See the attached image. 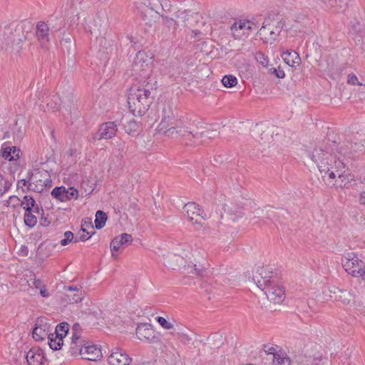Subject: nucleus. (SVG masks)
I'll list each match as a JSON object with an SVG mask.
<instances>
[{
  "mask_svg": "<svg viewBox=\"0 0 365 365\" xmlns=\"http://www.w3.org/2000/svg\"><path fill=\"white\" fill-rule=\"evenodd\" d=\"M72 335H76V336H81V327L79 324L76 323L72 327Z\"/></svg>",
  "mask_w": 365,
  "mask_h": 365,
  "instance_id": "de8ad7c7",
  "label": "nucleus"
},
{
  "mask_svg": "<svg viewBox=\"0 0 365 365\" xmlns=\"http://www.w3.org/2000/svg\"><path fill=\"white\" fill-rule=\"evenodd\" d=\"M107 220L106 214L102 210H98L96 213L95 226L96 228L99 230L103 228Z\"/></svg>",
  "mask_w": 365,
  "mask_h": 365,
  "instance_id": "2f4dec72",
  "label": "nucleus"
},
{
  "mask_svg": "<svg viewBox=\"0 0 365 365\" xmlns=\"http://www.w3.org/2000/svg\"><path fill=\"white\" fill-rule=\"evenodd\" d=\"M341 263L345 271L354 277L365 279V263L355 253L350 252L344 255Z\"/></svg>",
  "mask_w": 365,
  "mask_h": 365,
  "instance_id": "20e7f679",
  "label": "nucleus"
},
{
  "mask_svg": "<svg viewBox=\"0 0 365 365\" xmlns=\"http://www.w3.org/2000/svg\"><path fill=\"white\" fill-rule=\"evenodd\" d=\"M120 123L123 125L125 131L130 135H135L139 133V124L135 120H125L122 118Z\"/></svg>",
  "mask_w": 365,
  "mask_h": 365,
  "instance_id": "4be33fe9",
  "label": "nucleus"
},
{
  "mask_svg": "<svg viewBox=\"0 0 365 365\" xmlns=\"http://www.w3.org/2000/svg\"><path fill=\"white\" fill-rule=\"evenodd\" d=\"M133 242L131 235L123 233L115 237L110 242V250L112 252H118L124 250Z\"/></svg>",
  "mask_w": 365,
  "mask_h": 365,
  "instance_id": "f8f14e48",
  "label": "nucleus"
},
{
  "mask_svg": "<svg viewBox=\"0 0 365 365\" xmlns=\"http://www.w3.org/2000/svg\"><path fill=\"white\" fill-rule=\"evenodd\" d=\"M246 21H239L235 22L230 27L232 36L235 39H242L247 38L250 34Z\"/></svg>",
  "mask_w": 365,
  "mask_h": 365,
  "instance_id": "f3484780",
  "label": "nucleus"
},
{
  "mask_svg": "<svg viewBox=\"0 0 365 365\" xmlns=\"http://www.w3.org/2000/svg\"><path fill=\"white\" fill-rule=\"evenodd\" d=\"M222 83L227 88H232L237 85V79L232 75H226L222 79Z\"/></svg>",
  "mask_w": 365,
  "mask_h": 365,
  "instance_id": "e433bc0d",
  "label": "nucleus"
},
{
  "mask_svg": "<svg viewBox=\"0 0 365 365\" xmlns=\"http://www.w3.org/2000/svg\"><path fill=\"white\" fill-rule=\"evenodd\" d=\"M67 290L70 292V293H73L74 292H77V290H81L76 286H68L67 287Z\"/></svg>",
  "mask_w": 365,
  "mask_h": 365,
  "instance_id": "052dcab7",
  "label": "nucleus"
},
{
  "mask_svg": "<svg viewBox=\"0 0 365 365\" xmlns=\"http://www.w3.org/2000/svg\"><path fill=\"white\" fill-rule=\"evenodd\" d=\"M309 157L314 162L318 168L324 164H329V160L331 158V155L322 146H317L313 151L308 152Z\"/></svg>",
  "mask_w": 365,
  "mask_h": 365,
  "instance_id": "1a4fd4ad",
  "label": "nucleus"
},
{
  "mask_svg": "<svg viewBox=\"0 0 365 365\" xmlns=\"http://www.w3.org/2000/svg\"><path fill=\"white\" fill-rule=\"evenodd\" d=\"M63 236L64 238L62 239L60 242L62 246H66L72 241L74 242L75 237L72 232L66 231L64 232Z\"/></svg>",
  "mask_w": 365,
  "mask_h": 365,
  "instance_id": "ea45409f",
  "label": "nucleus"
},
{
  "mask_svg": "<svg viewBox=\"0 0 365 365\" xmlns=\"http://www.w3.org/2000/svg\"><path fill=\"white\" fill-rule=\"evenodd\" d=\"M241 214H242V213H241V212H240V213L237 215V217H242V215H241Z\"/></svg>",
  "mask_w": 365,
  "mask_h": 365,
  "instance_id": "338daca9",
  "label": "nucleus"
},
{
  "mask_svg": "<svg viewBox=\"0 0 365 365\" xmlns=\"http://www.w3.org/2000/svg\"><path fill=\"white\" fill-rule=\"evenodd\" d=\"M136 336L140 341H145L147 343L153 344L158 341V337L155 334V331L151 324L142 323L138 325L135 331Z\"/></svg>",
  "mask_w": 365,
  "mask_h": 365,
  "instance_id": "6e6552de",
  "label": "nucleus"
},
{
  "mask_svg": "<svg viewBox=\"0 0 365 365\" xmlns=\"http://www.w3.org/2000/svg\"><path fill=\"white\" fill-rule=\"evenodd\" d=\"M172 334L175 337L180 339L181 341L184 344L189 343L192 340L191 337L185 333L177 331V332L172 333Z\"/></svg>",
  "mask_w": 365,
  "mask_h": 365,
  "instance_id": "a19ab883",
  "label": "nucleus"
},
{
  "mask_svg": "<svg viewBox=\"0 0 365 365\" xmlns=\"http://www.w3.org/2000/svg\"><path fill=\"white\" fill-rule=\"evenodd\" d=\"M28 183L29 184L30 182L26 180H21L20 181L18 182V187H21L22 188L23 192H25L24 189L23 188V186H26Z\"/></svg>",
  "mask_w": 365,
  "mask_h": 365,
  "instance_id": "13d9d810",
  "label": "nucleus"
},
{
  "mask_svg": "<svg viewBox=\"0 0 365 365\" xmlns=\"http://www.w3.org/2000/svg\"><path fill=\"white\" fill-rule=\"evenodd\" d=\"M192 33L195 34V36H196L200 32L199 31L196 30V31H193Z\"/></svg>",
  "mask_w": 365,
  "mask_h": 365,
  "instance_id": "0e129e2a",
  "label": "nucleus"
},
{
  "mask_svg": "<svg viewBox=\"0 0 365 365\" xmlns=\"http://www.w3.org/2000/svg\"><path fill=\"white\" fill-rule=\"evenodd\" d=\"M47 339L50 348L53 350L61 349L63 344V340L61 336H58V334L56 335L53 333H50Z\"/></svg>",
  "mask_w": 365,
  "mask_h": 365,
  "instance_id": "bb28decb",
  "label": "nucleus"
},
{
  "mask_svg": "<svg viewBox=\"0 0 365 365\" xmlns=\"http://www.w3.org/2000/svg\"><path fill=\"white\" fill-rule=\"evenodd\" d=\"M272 363L274 365H290L291 360L289 357L281 353L279 354H274L272 357Z\"/></svg>",
  "mask_w": 365,
  "mask_h": 365,
  "instance_id": "72a5a7b5",
  "label": "nucleus"
},
{
  "mask_svg": "<svg viewBox=\"0 0 365 365\" xmlns=\"http://www.w3.org/2000/svg\"><path fill=\"white\" fill-rule=\"evenodd\" d=\"M49 224H50V222L46 218L41 219V225L42 226L46 227V226H48Z\"/></svg>",
  "mask_w": 365,
  "mask_h": 365,
  "instance_id": "680f3d73",
  "label": "nucleus"
},
{
  "mask_svg": "<svg viewBox=\"0 0 365 365\" xmlns=\"http://www.w3.org/2000/svg\"><path fill=\"white\" fill-rule=\"evenodd\" d=\"M45 103L49 109L55 110L58 109L61 103V98L58 95L55 94L53 96H46V100Z\"/></svg>",
  "mask_w": 365,
  "mask_h": 365,
  "instance_id": "c85d7f7f",
  "label": "nucleus"
},
{
  "mask_svg": "<svg viewBox=\"0 0 365 365\" xmlns=\"http://www.w3.org/2000/svg\"><path fill=\"white\" fill-rule=\"evenodd\" d=\"M273 73L275 74V76L279 78H283L285 76V73L283 70H281L280 68H274Z\"/></svg>",
  "mask_w": 365,
  "mask_h": 365,
  "instance_id": "603ef678",
  "label": "nucleus"
},
{
  "mask_svg": "<svg viewBox=\"0 0 365 365\" xmlns=\"http://www.w3.org/2000/svg\"><path fill=\"white\" fill-rule=\"evenodd\" d=\"M329 163H332V166L334 167V170L337 173V177L339 178H341L343 173H344L345 165L344 163H342L339 160H336L334 156H331L329 160Z\"/></svg>",
  "mask_w": 365,
  "mask_h": 365,
  "instance_id": "7c9ffc66",
  "label": "nucleus"
},
{
  "mask_svg": "<svg viewBox=\"0 0 365 365\" xmlns=\"http://www.w3.org/2000/svg\"><path fill=\"white\" fill-rule=\"evenodd\" d=\"M198 14L193 13L190 10L178 11L175 14V17L179 20L178 24L180 22L181 25L185 27H190L193 26V23L197 21Z\"/></svg>",
  "mask_w": 365,
  "mask_h": 365,
  "instance_id": "4468645a",
  "label": "nucleus"
},
{
  "mask_svg": "<svg viewBox=\"0 0 365 365\" xmlns=\"http://www.w3.org/2000/svg\"><path fill=\"white\" fill-rule=\"evenodd\" d=\"M157 82L154 78L148 76L140 86H133L130 88L128 96V104L130 112L135 116H143L153 103Z\"/></svg>",
  "mask_w": 365,
  "mask_h": 365,
  "instance_id": "f03ea898",
  "label": "nucleus"
},
{
  "mask_svg": "<svg viewBox=\"0 0 365 365\" xmlns=\"http://www.w3.org/2000/svg\"><path fill=\"white\" fill-rule=\"evenodd\" d=\"M163 19V25L166 27L169 31L174 34L179 26L178 22L173 18H170L163 14H160Z\"/></svg>",
  "mask_w": 365,
  "mask_h": 365,
  "instance_id": "cd10ccee",
  "label": "nucleus"
},
{
  "mask_svg": "<svg viewBox=\"0 0 365 365\" xmlns=\"http://www.w3.org/2000/svg\"><path fill=\"white\" fill-rule=\"evenodd\" d=\"M34 286L36 288L40 289L42 287L44 286L42 281L41 279H34L33 282Z\"/></svg>",
  "mask_w": 365,
  "mask_h": 365,
  "instance_id": "864d4df0",
  "label": "nucleus"
},
{
  "mask_svg": "<svg viewBox=\"0 0 365 365\" xmlns=\"http://www.w3.org/2000/svg\"><path fill=\"white\" fill-rule=\"evenodd\" d=\"M347 82L349 84H351V85H356V84H357L359 86L362 85L361 83L358 81V78L354 74H349L348 76Z\"/></svg>",
  "mask_w": 365,
  "mask_h": 365,
  "instance_id": "49530a36",
  "label": "nucleus"
},
{
  "mask_svg": "<svg viewBox=\"0 0 365 365\" xmlns=\"http://www.w3.org/2000/svg\"><path fill=\"white\" fill-rule=\"evenodd\" d=\"M246 22L247 24V29H248L249 33L250 32V31L254 30L257 28V25L254 22L251 21H246Z\"/></svg>",
  "mask_w": 365,
  "mask_h": 365,
  "instance_id": "5fc2aeb1",
  "label": "nucleus"
},
{
  "mask_svg": "<svg viewBox=\"0 0 365 365\" xmlns=\"http://www.w3.org/2000/svg\"><path fill=\"white\" fill-rule=\"evenodd\" d=\"M9 184L8 182L0 175V195L4 194L9 188Z\"/></svg>",
  "mask_w": 365,
  "mask_h": 365,
  "instance_id": "a18cd8bd",
  "label": "nucleus"
},
{
  "mask_svg": "<svg viewBox=\"0 0 365 365\" xmlns=\"http://www.w3.org/2000/svg\"><path fill=\"white\" fill-rule=\"evenodd\" d=\"M66 194L68 195V197L66 196L67 201L72 199H77L78 197V191L73 187L66 188Z\"/></svg>",
  "mask_w": 365,
  "mask_h": 365,
  "instance_id": "37998d69",
  "label": "nucleus"
},
{
  "mask_svg": "<svg viewBox=\"0 0 365 365\" xmlns=\"http://www.w3.org/2000/svg\"><path fill=\"white\" fill-rule=\"evenodd\" d=\"M143 53H142L141 52H138V54L136 55V58H135V61L134 62V64H135V66H138V63L142 60L143 58Z\"/></svg>",
  "mask_w": 365,
  "mask_h": 365,
  "instance_id": "4d7b16f0",
  "label": "nucleus"
},
{
  "mask_svg": "<svg viewBox=\"0 0 365 365\" xmlns=\"http://www.w3.org/2000/svg\"><path fill=\"white\" fill-rule=\"evenodd\" d=\"M284 61L287 64L290 66H294V65H299L301 58L299 55L294 51H287L282 55Z\"/></svg>",
  "mask_w": 365,
  "mask_h": 365,
  "instance_id": "5701e85b",
  "label": "nucleus"
},
{
  "mask_svg": "<svg viewBox=\"0 0 365 365\" xmlns=\"http://www.w3.org/2000/svg\"><path fill=\"white\" fill-rule=\"evenodd\" d=\"M91 237V235L88 232H86L85 227H81V229L79 230L76 236L74 239V242H78L79 241H86L88 240Z\"/></svg>",
  "mask_w": 365,
  "mask_h": 365,
  "instance_id": "58836bf2",
  "label": "nucleus"
},
{
  "mask_svg": "<svg viewBox=\"0 0 365 365\" xmlns=\"http://www.w3.org/2000/svg\"><path fill=\"white\" fill-rule=\"evenodd\" d=\"M69 324L67 322H62L56 326L53 334H58L63 339L66 336L69 330Z\"/></svg>",
  "mask_w": 365,
  "mask_h": 365,
  "instance_id": "f704fd0d",
  "label": "nucleus"
},
{
  "mask_svg": "<svg viewBox=\"0 0 365 365\" xmlns=\"http://www.w3.org/2000/svg\"><path fill=\"white\" fill-rule=\"evenodd\" d=\"M39 290H40V294L43 297H48L49 296V294L47 292L45 285L43 287H42Z\"/></svg>",
  "mask_w": 365,
  "mask_h": 365,
  "instance_id": "6e6d98bb",
  "label": "nucleus"
},
{
  "mask_svg": "<svg viewBox=\"0 0 365 365\" xmlns=\"http://www.w3.org/2000/svg\"><path fill=\"white\" fill-rule=\"evenodd\" d=\"M108 361L110 365H129L132 359L121 349L115 348L108 356Z\"/></svg>",
  "mask_w": 365,
  "mask_h": 365,
  "instance_id": "9b49d317",
  "label": "nucleus"
},
{
  "mask_svg": "<svg viewBox=\"0 0 365 365\" xmlns=\"http://www.w3.org/2000/svg\"><path fill=\"white\" fill-rule=\"evenodd\" d=\"M158 130L165 136L170 138H186L190 141L193 140L194 143H198L197 140L202 138H211L210 130H201L193 123L184 121L175 118L171 107L163 105L162 119L158 126Z\"/></svg>",
  "mask_w": 365,
  "mask_h": 365,
  "instance_id": "f257e3e1",
  "label": "nucleus"
},
{
  "mask_svg": "<svg viewBox=\"0 0 365 365\" xmlns=\"http://www.w3.org/2000/svg\"><path fill=\"white\" fill-rule=\"evenodd\" d=\"M265 352H267L268 354H279L278 353H276V349L273 346L267 347V349H265Z\"/></svg>",
  "mask_w": 365,
  "mask_h": 365,
  "instance_id": "bf43d9fd",
  "label": "nucleus"
},
{
  "mask_svg": "<svg viewBox=\"0 0 365 365\" xmlns=\"http://www.w3.org/2000/svg\"><path fill=\"white\" fill-rule=\"evenodd\" d=\"M319 171L321 173H324L325 175H328V180H333L337 177V173L334 170L332 163L328 165L324 164L319 166Z\"/></svg>",
  "mask_w": 365,
  "mask_h": 365,
  "instance_id": "473e14b6",
  "label": "nucleus"
},
{
  "mask_svg": "<svg viewBox=\"0 0 365 365\" xmlns=\"http://www.w3.org/2000/svg\"><path fill=\"white\" fill-rule=\"evenodd\" d=\"M26 359L29 365H43L45 361L43 350L37 346L32 347L27 352Z\"/></svg>",
  "mask_w": 365,
  "mask_h": 365,
  "instance_id": "ddd939ff",
  "label": "nucleus"
},
{
  "mask_svg": "<svg viewBox=\"0 0 365 365\" xmlns=\"http://www.w3.org/2000/svg\"><path fill=\"white\" fill-rule=\"evenodd\" d=\"M146 9L141 12L143 21L151 28L160 16V0H141Z\"/></svg>",
  "mask_w": 365,
  "mask_h": 365,
  "instance_id": "423d86ee",
  "label": "nucleus"
},
{
  "mask_svg": "<svg viewBox=\"0 0 365 365\" xmlns=\"http://www.w3.org/2000/svg\"><path fill=\"white\" fill-rule=\"evenodd\" d=\"M183 209L188 220L193 224H200L201 220L205 219L203 212L200 210L199 205L195 202L185 204Z\"/></svg>",
  "mask_w": 365,
  "mask_h": 365,
  "instance_id": "9d476101",
  "label": "nucleus"
},
{
  "mask_svg": "<svg viewBox=\"0 0 365 365\" xmlns=\"http://www.w3.org/2000/svg\"><path fill=\"white\" fill-rule=\"evenodd\" d=\"M164 74L170 78H175L181 72L179 63L178 62H171L165 65L162 69Z\"/></svg>",
  "mask_w": 365,
  "mask_h": 365,
  "instance_id": "393cba45",
  "label": "nucleus"
},
{
  "mask_svg": "<svg viewBox=\"0 0 365 365\" xmlns=\"http://www.w3.org/2000/svg\"><path fill=\"white\" fill-rule=\"evenodd\" d=\"M283 26L284 24L282 21H278L275 26L270 23L264 22L257 34L264 43L272 44L279 36Z\"/></svg>",
  "mask_w": 365,
  "mask_h": 365,
  "instance_id": "39448f33",
  "label": "nucleus"
},
{
  "mask_svg": "<svg viewBox=\"0 0 365 365\" xmlns=\"http://www.w3.org/2000/svg\"><path fill=\"white\" fill-rule=\"evenodd\" d=\"M269 272L264 267L259 268L253 277L257 286L264 292L267 297L275 304H279L284 299V290L283 287L278 286L273 280Z\"/></svg>",
  "mask_w": 365,
  "mask_h": 365,
  "instance_id": "7ed1b4c3",
  "label": "nucleus"
},
{
  "mask_svg": "<svg viewBox=\"0 0 365 365\" xmlns=\"http://www.w3.org/2000/svg\"><path fill=\"white\" fill-rule=\"evenodd\" d=\"M82 358L88 361H97L102 356L101 349L94 344L86 342L84 350L81 353Z\"/></svg>",
  "mask_w": 365,
  "mask_h": 365,
  "instance_id": "dca6fc26",
  "label": "nucleus"
},
{
  "mask_svg": "<svg viewBox=\"0 0 365 365\" xmlns=\"http://www.w3.org/2000/svg\"><path fill=\"white\" fill-rule=\"evenodd\" d=\"M9 203H12L14 206H16L21 205V200L16 196H11L9 197Z\"/></svg>",
  "mask_w": 365,
  "mask_h": 365,
  "instance_id": "3c124183",
  "label": "nucleus"
},
{
  "mask_svg": "<svg viewBox=\"0 0 365 365\" xmlns=\"http://www.w3.org/2000/svg\"><path fill=\"white\" fill-rule=\"evenodd\" d=\"M32 212L26 211L24 218L25 225L30 227H34L37 223V217L32 214Z\"/></svg>",
  "mask_w": 365,
  "mask_h": 365,
  "instance_id": "c9c22d12",
  "label": "nucleus"
},
{
  "mask_svg": "<svg viewBox=\"0 0 365 365\" xmlns=\"http://www.w3.org/2000/svg\"><path fill=\"white\" fill-rule=\"evenodd\" d=\"M34 181L33 182H30L27 186L28 190H33L36 192H41L44 187L47 185H50L51 180L48 178L46 180L38 179L37 174L33 175L31 178Z\"/></svg>",
  "mask_w": 365,
  "mask_h": 365,
  "instance_id": "aec40b11",
  "label": "nucleus"
},
{
  "mask_svg": "<svg viewBox=\"0 0 365 365\" xmlns=\"http://www.w3.org/2000/svg\"><path fill=\"white\" fill-rule=\"evenodd\" d=\"M359 202L361 204L364 205L365 204V192L361 194L359 197Z\"/></svg>",
  "mask_w": 365,
  "mask_h": 365,
  "instance_id": "e2e57ef3",
  "label": "nucleus"
},
{
  "mask_svg": "<svg viewBox=\"0 0 365 365\" xmlns=\"http://www.w3.org/2000/svg\"><path fill=\"white\" fill-rule=\"evenodd\" d=\"M24 201L21 202V206L26 212L33 211L34 212L38 213L39 207L36 205L35 200L33 197L29 195H25L24 197Z\"/></svg>",
  "mask_w": 365,
  "mask_h": 365,
  "instance_id": "b1692460",
  "label": "nucleus"
},
{
  "mask_svg": "<svg viewBox=\"0 0 365 365\" xmlns=\"http://www.w3.org/2000/svg\"><path fill=\"white\" fill-rule=\"evenodd\" d=\"M51 195L61 202L67 201L66 196L68 197V195L66 194V188L63 186L56 187L53 188L51 191Z\"/></svg>",
  "mask_w": 365,
  "mask_h": 365,
  "instance_id": "c756f323",
  "label": "nucleus"
},
{
  "mask_svg": "<svg viewBox=\"0 0 365 365\" xmlns=\"http://www.w3.org/2000/svg\"><path fill=\"white\" fill-rule=\"evenodd\" d=\"M172 5L168 0H160V11L171 12Z\"/></svg>",
  "mask_w": 365,
  "mask_h": 365,
  "instance_id": "c03bdc74",
  "label": "nucleus"
},
{
  "mask_svg": "<svg viewBox=\"0 0 365 365\" xmlns=\"http://www.w3.org/2000/svg\"><path fill=\"white\" fill-rule=\"evenodd\" d=\"M86 344V341L81 336L72 335L68 351L71 356H81V353L83 350H84Z\"/></svg>",
  "mask_w": 365,
  "mask_h": 365,
  "instance_id": "a211bd4d",
  "label": "nucleus"
},
{
  "mask_svg": "<svg viewBox=\"0 0 365 365\" xmlns=\"http://www.w3.org/2000/svg\"><path fill=\"white\" fill-rule=\"evenodd\" d=\"M46 96H49L46 90H42L38 92V98L41 103H45L46 100Z\"/></svg>",
  "mask_w": 365,
  "mask_h": 365,
  "instance_id": "09e8293b",
  "label": "nucleus"
},
{
  "mask_svg": "<svg viewBox=\"0 0 365 365\" xmlns=\"http://www.w3.org/2000/svg\"><path fill=\"white\" fill-rule=\"evenodd\" d=\"M43 319H38L36 327L33 329L32 336L36 341H43L50 333L48 331L47 324H43Z\"/></svg>",
  "mask_w": 365,
  "mask_h": 365,
  "instance_id": "6ab92c4d",
  "label": "nucleus"
},
{
  "mask_svg": "<svg viewBox=\"0 0 365 365\" xmlns=\"http://www.w3.org/2000/svg\"><path fill=\"white\" fill-rule=\"evenodd\" d=\"M66 297L70 304L77 303L83 299L82 290H77L76 293H67Z\"/></svg>",
  "mask_w": 365,
  "mask_h": 365,
  "instance_id": "4c0bfd02",
  "label": "nucleus"
},
{
  "mask_svg": "<svg viewBox=\"0 0 365 365\" xmlns=\"http://www.w3.org/2000/svg\"><path fill=\"white\" fill-rule=\"evenodd\" d=\"M119 125L120 123H118L117 121H108L102 123L98 131L93 135L92 140L112 138L115 135Z\"/></svg>",
  "mask_w": 365,
  "mask_h": 365,
  "instance_id": "0eeeda50",
  "label": "nucleus"
},
{
  "mask_svg": "<svg viewBox=\"0 0 365 365\" xmlns=\"http://www.w3.org/2000/svg\"><path fill=\"white\" fill-rule=\"evenodd\" d=\"M183 258L175 254H170L164 257L163 264L171 269H177L182 264Z\"/></svg>",
  "mask_w": 365,
  "mask_h": 365,
  "instance_id": "412c9836",
  "label": "nucleus"
},
{
  "mask_svg": "<svg viewBox=\"0 0 365 365\" xmlns=\"http://www.w3.org/2000/svg\"><path fill=\"white\" fill-rule=\"evenodd\" d=\"M88 226H89V224H87V225H86V223H85V224H83V225H82V227H85V228H86V227H88Z\"/></svg>",
  "mask_w": 365,
  "mask_h": 365,
  "instance_id": "69168bd1",
  "label": "nucleus"
},
{
  "mask_svg": "<svg viewBox=\"0 0 365 365\" xmlns=\"http://www.w3.org/2000/svg\"><path fill=\"white\" fill-rule=\"evenodd\" d=\"M155 320L159 323V324L164 328L165 329H171L173 328V324L169 322H168L163 317H157Z\"/></svg>",
  "mask_w": 365,
  "mask_h": 365,
  "instance_id": "79ce46f5",
  "label": "nucleus"
},
{
  "mask_svg": "<svg viewBox=\"0 0 365 365\" xmlns=\"http://www.w3.org/2000/svg\"><path fill=\"white\" fill-rule=\"evenodd\" d=\"M203 269L199 265L194 264L193 269L190 272L192 274H196L197 275L202 274Z\"/></svg>",
  "mask_w": 365,
  "mask_h": 365,
  "instance_id": "8fccbe9b",
  "label": "nucleus"
},
{
  "mask_svg": "<svg viewBox=\"0 0 365 365\" xmlns=\"http://www.w3.org/2000/svg\"><path fill=\"white\" fill-rule=\"evenodd\" d=\"M23 255H27V250H26Z\"/></svg>",
  "mask_w": 365,
  "mask_h": 365,
  "instance_id": "774afa93",
  "label": "nucleus"
},
{
  "mask_svg": "<svg viewBox=\"0 0 365 365\" xmlns=\"http://www.w3.org/2000/svg\"><path fill=\"white\" fill-rule=\"evenodd\" d=\"M21 150L16 146L6 147L2 150V157L9 161L19 159Z\"/></svg>",
  "mask_w": 365,
  "mask_h": 365,
  "instance_id": "a878e982",
  "label": "nucleus"
},
{
  "mask_svg": "<svg viewBox=\"0 0 365 365\" xmlns=\"http://www.w3.org/2000/svg\"><path fill=\"white\" fill-rule=\"evenodd\" d=\"M48 31V26L44 22H39L36 25V36L42 48H48L49 43Z\"/></svg>",
  "mask_w": 365,
  "mask_h": 365,
  "instance_id": "2eb2a0df",
  "label": "nucleus"
}]
</instances>
